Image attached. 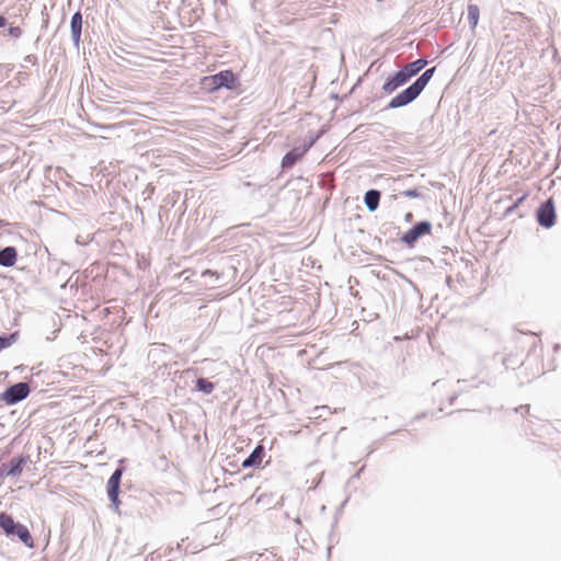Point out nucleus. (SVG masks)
<instances>
[{"mask_svg":"<svg viewBox=\"0 0 561 561\" xmlns=\"http://www.w3.org/2000/svg\"><path fill=\"white\" fill-rule=\"evenodd\" d=\"M410 79L405 75V72L401 69L394 76L388 78V80L383 83L382 90L386 93H392L399 87L408 82Z\"/></svg>","mask_w":561,"mask_h":561,"instance_id":"nucleus-9","label":"nucleus"},{"mask_svg":"<svg viewBox=\"0 0 561 561\" xmlns=\"http://www.w3.org/2000/svg\"><path fill=\"white\" fill-rule=\"evenodd\" d=\"M0 527L5 535H16L26 547H34V539L28 529L24 525L15 523L11 515L3 512L0 513Z\"/></svg>","mask_w":561,"mask_h":561,"instance_id":"nucleus-2","label":"nucleus"},{"mask_svg":"<svg viewBox=\"0 0 561 561\" xmlns=\"http://www.w3.org/2000/svg\"><path fill=\"white\" fill-rule=\"evenodd\" d=\"M533 340V352L529 355V360H535L539 356L541 357L540 367L537 369V373L541 375L554 370L557 367L554 354L561 348V346L559 344H554L551 348H547L545 351L540 341H536L535 339Z\"/></svg>","mask_w":561,"mask_h":561,"instance_id":"nucleus-1","label":"nucleus"},{"mask_svg":"<svg viewBox=\"0 0 561 561\" xmlns=\"http://www.w3.org/2000/svg\"><path fill=\"white\" fill-rule=\"evenodd\" d=\"M431 224L427 221H422L416 224L413 228L408 230L402 237V241L409 245H412L420 237L430 233Z\"/></svg>","mask_w":561,"mask_h":561,"instance_id":"nucleus-8","label":"nucleus"},{"mask_svg":"<svg viewBox=\"0 0 561 561\" xmlns=\"http://www.w3.org/2000/svg\"><path fill=\"white\" fill-rule=\"evenodd\" d=\"M365 205L370 210L374 211L378 208L379 201H380V192L376 190H370L366 192L365 197Z\"/></svg>","mask_w":561,"mask_h":561,"instance_id":"nucleus-13","label":"nucleus"},{"mask_svg":"<svg viewBox=\"0 0 561 561\" xmlns=\"http://www.w3.org/2000/svg\"><path fill=\"white\" fill-rule=\"evenodd\" d=\"M537 220L542 227H546V228H550L554 225L556 211H554V203H553L552 198H549L545 204H542L538 208Z\"/></svg>","mask_w":561,"mask_h":561,"instance_id":"nucleus-6","label":"nucleus"},{"mask_svg":"<svg viewBox=\"0 0 561 561\" xmlns=\"http://www.w3.org/2000/svg\"><path fill=\"white\" fill-rule=\"evenodd\" d=\"M210 274V271L209 270H206L203 275H209Z\"/></svg>","mask_w":561,"mask_h":561,"instance_id":"nucleus-25","label":"nucleus"},{"mask_svg":"<svg viewBox=\"0 0 561 561\" xmlns=\"http://www.w3.org/2000/svg\"><path fill=\"white\" fill-rule=\"evenodd\" d=\"M404 195L408 196V197H417L419 193L415 190H413V191L404 192Z\"/></svg>","mask_w":561,"mask_h":561,"instance_id":"nucleus-22","label":"nucleus"},{"mask_svg":"<svg viewBox=\"0 0 561 561\" xmlns=\"http://www.w3.org/2000/svg\"><path fill=\"white\" fill-rule=\"evenodd\" d=\"M23 459H16L11 461V468L9 474L15 476L22 471Z\"/></svg>","mask_w":561,"mask_h":561,"instance_id":"nucleus-20","label":"nucleus"},{"mask_svg":"<svg viewBox=\"0 0 561 561\" xmlns=\"http://www.w3.org/2000/svg\"><path fill=\"white\" fill-rule=\"evenodd\" d=\"M480 18V10L479 7L476 4H469L468 5V21L471 26V28H476L478 25Z\"/></svg>","mask_w":561,"mask_h":561,"instance_id":"nucleus-16","label":"nucleus"},{"mask_svg":"<svg viewBox=\"0 0 561 561\" xmlns=\"http://www.w3.org/2000/svg\"><path fill=\"white\" fill-rule=\"evenodd\" d=\"M18 339V332L10 334L9 336H0V351L11 346Z\"/></svg>","mask_w":561,"mask_h":561,"instance_id":"nucleus-19","label":"nucleus"},{"mask_svg":"<svg viewBox=\"0 0 561 561\" xmlns=\"http://www.w3.org/2000/svg\"><path fill=\"white\" fill-rule=\"evenodd\" d=\"M7 24V19L0 15V27H3Z\"/></svg>","mask_w":561,"mask_h":561,"instance_id":"nucleus-23","label":"nucleus"},{"mask_svg":"<svg viewBox=\"0 0 561 561\" xmlns=\"http://www.w3.org/2000/svg\"><path fill=\"white\" fill-rule=\"evenodd\" d=\"M312 146V142L309 145H306L304 148H295L287 152L282 160V167L283 168H290L293 167L299 159L304 157V154L309 150V148Z\"/></svg>","mask_w":561,"mask_h":561,"instance_id":"nucleus-10","label":"nucleus"},{"mask_svg":"<svg viewBox=\"0 0 561 561\" xmlns=\"http://www.w3.org/2000/svg\"><path fill=\"white\" fill-rule=\"evenodd\" d=\"M82 28V15L80 12H76L71 18V32L73 39L79 42Z\"/></svg>","mask_w":561,"mask_h":561,"instance_id":"nucleus-15","label":"nucleus"},{"mask_svg":"<svg viewBox=\"0 0 561 561\" xmlns=\"http://www.w3.org/2000/svg\"><path fill=\"white\" fill-rule=\"evenodd\" d=\"M236 76L231 70H224L217 75L205 77L204 83H209L213 90L220 89L222 87L233 89L236 83Z\"/></svg>","mask_w":561,"mask_h":561,"instance_id":"nucleus-4","label":"nucleus"},{"mask_svg":"<svg viewBox=\"0 0 561 561\" xmlns=\"http://www.w3.org/2000/svg\"><path fill=\"white\" fill-rule=\"evenodd\" d=\"M435 72V68H431V69H427L426 71H424L422 73V76L414 82L417 88L423 91L424 88L427 85L428 81L431 80V78L433 77Z\"/></svg>","mask_w":561,"mask_h":561,"instance_id":"nucleus-17","label":"nucleus"},{"mask_svg":"<svg viewBox=\"0 0 561 561\" xmlns=\"http://www.w3.org/2000/svg\"><path fill=\"white\" fill-rule=\"evenodd\" d=\"M16 250L13 247H7L0 251V265L10 267L16 262Z\"/></svg>","mask_w":561,"mask_h":561,"instance_id":"nucleus-12","label":"nucleus"},{"mask_svg":"<svg viewBox=\"0 0 561 561\" xmlns=\"http://www.w3.org/2000/svg\"><path fill=\"white\" fill-rule=\"evenodd\" d=\"M421 90L417 88L415 83L411 84L409 88L397 94L389 103V107L397 108L402 107L412 101H414L420 94Z\"/></svg>","mask_w":561,"mask_h":561,"instance_id":"nucleus-5","label":"nucleus"},{"mask_svg":"<svg viewBox=\"0 0 561 561\" xmlns=\"http://www.w3.org/2000/svg\"><path fill=\"white\" fill-rule=\"evenodd\" d=\"M30 393V387L25 382H19L9 387L0 394V400L8 405L15 404L25 399Z\"/></svg>","mask_w":561,"mask_h":561,"instance_id":"nucleus-3","label":"nucleus"},{"mask_svg":"<svg viewBox=\"0 0 561 561\" xmlns=\"http://www.w3.org/2000/svg\"><path fill=\"white\" fill-rule=\"evenodd\" d=\"M8 33L10 36H12L14 38H19L23 34L22 28L20 26H12V25L8 28Z\"/></svg>","mask_w":561,"mask_h":561,"instance_id":"nucleus-21","label":"nucleus"},{"mask_svg":"<svg viewBox=\"0 0 561 561\" xmlns=\"http://www.w3.org/2000/svg\"><path fill=\"white\" fill-rule=\"evenodd\" d=\"M520 409H522V410H525V412H526V413H528V412H529V407H528V405H527V407H520Z\"/></svg>","mask_w":561,"mask_h":561,"instance_id":"nucleus-24","label":"nucleus"},{"mask_svg":"<svg viewBox=\"0 0 561 561\" xmlns=\"http://www.w3.org/2000/svg\"><path fill=\"white\" fill-rule=\"evenodd\" d=\"M215 386L213 382L208 381L207 379L205 378H199L197 381H196V389L198 391H202L204 393H210L213 392Z\"/></svg>","mask_w":561,"mask_h":561,"instance_id":"nucleus-18","label":"nucleus"},{"mask_svg":"<svg viewBox=\"0 0 561 561\" xmlns=\"http://www.w3.org/2000/svg\"><path fill=\"white\" fill-rule=\"evenodd\" d=\"M122 474L123 470L116 469L107 481V494L116 508L119 505L118 493Z\"/></svg>","mask_w":561,"mask_h":561,"instance_id":"nucleus-7","label":"nucleus"},{"mask_svg":"<svg viewBox=\"0 0 561 561\" xmlns=\"http://www.w3.org/2000/svg\"><path fill=\"white\" fill-rule=\"evenodd\" d=\"M426 66V60L417 59L402 68L409 79L419 73Z\"/></svg>","mask_w":561,"mask_h":561,"instance_id":"nucleus-14","label":"nucleus"},{"mask_svg":"<svg viewBox=\"0 0 561 561\" xmlns=\"http://www.w3.org/2000/svg\"><path fill=\"white\" fill-rule=\"evenodd\" d=\"M265 456V450L262 445H257L251 455L242 462L243 468L259 467Z\"/></svg>","mask_w":561,"mask_h":561,"instance_id":"nucleus-11","label":"nucleus"}]
</instances>
